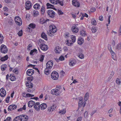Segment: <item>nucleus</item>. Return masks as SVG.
I'll return each instance as SVG.
<instances>
[{"instance_id": "1a4fd4ad", "label": "nucleus", "mask_w": 121, "mask_h": 121, "mask_svg": "<svg viewBox=\"0 0 121 121\" xmlns=\"http://www.w3.org/2000/svg\"><path fill=\"white\" fill-rule=\"evenodd\" d=\"M17 108V106L15 105H9L8 108V110L10 111L12 110L16 109Z\"/></svg>"}, {"instance_id": "72a5a7b5", "label": "nucleus", "mask_w": 121, "mask_h": 121, "mask_svg": "<svg viewBox=\"0 0 121 121\" xmlns=\"http://www.w3.org/2000/svg\"><path fill=\"white\" fill-rule=\"evenodd\" d=\"M40 5L39 4H38L36 3L35 4L34 6V8L35 9H39L40 8Z\"/></svg>"}, {"instance_id": "0eeeda50", "label": "nucleus", "mask_w": 121, "mask_h": 121, "mask_svg": "<svg viewBox=\"0 0 121 121\" xmlns=\"http://www.w3.org/2000/svg\"><path fill=\"white\" fill-rule=\"evenodd\" d=\"M50 31L53 33H55L56 32L57 30L56 26L53 25L50 26Z\"/></svg>"}, {"instance_id": "052dcab7", "label": "nucleus", "mask_w": 121, "mask_h": 121, "mask_svg": "<svg viewBox=\"0 0 121 121\" xmlns=\"http://www.w3.org/2000/svg\"><path fill=\"white\" fill-rule=\"evenodd\" d=\"M71 14L72 17L73 18H75L76 17V14L72 13Z\"/></svg>"}, {"instance_id": "393cba45", "label": "nucleus", "mask_w": 121, "mask_h": 121, "mask_svg": "<svg viewBox=\"0 0 121 121\" xmlns=\"http://www.w3.org/2000/svg\"><path fill=\"white\" fill-rule=\"evenodd\" d=\"M47 107V104L44 103H43L40 105V108H41V109L43 110L46 108Z\"/></svg>"}, {"instance_id": "8fccbe9b", "label": "nucleus", "mask_w": 121, "mask_h": 121, "mask_svg": "<svg viewBox=\"0 0 121 121\" xmlns=\"http://www.w3.org/2000/svg\"><path fill=\"white\" fill-rule=\"evenodd\" d=\"M17 34L19 36H21L22 34V30H21L17 33Z\"/></svg>"}, {"instance_id": "4468645a", "label": "nucleus", "mask_w": 121, "mask_h": 121, "mask_svg": "<svg viewBox=\"0 0 121 121\" xmlns=\"http://www.w3.org/2000/svg\"><path fill=\"white\" fill-rule=\"evenodd\" d=\"M31 2L29 1H27L26 3L25 4L26 6L27 7L26 9H30L31 7Z\"/></svg>"}, {"instance_id": "864d4df0", "label": "nucleus", "mask_w": 121, "mask_h": 121, "mask_svg": "<svg viewBox=\"0 0 121 121\" xmlns=\"http://www.w3.org/2000/svg\"><path fill=\"white\" fill-rule=\"evenodd\" d=\"M13 20L11 18L9 19L8 21V23L9 24L11 25L13 24Z\"/></svg>"}, {"instance_id": "de8ad7c7", "label": "nucleus", "mask_w": 121, "mask_h": 121, "mask_svg": "<svg viewBox=\"0 0 121 121\" xmlns=\"http://www.w3.org/2000/svg\"><path fill=\"white\" fill-rule=\"evenodd\" d=\"M41 13L42 14H43L44 13L45 11V8L43 7H42L41 9Z\"/></svg>"}, {"instance_id": "473e14b6", "label": "nucleus", "mask_w": 121, "mask_h": 121, "mask_svg": "<svg viewBox=\"0 0 121 121\" xmlns=\"http://www.w3.org/2000/svg\"><path fill=\"white\" fill-rule=\"evenodd\" d=\"M64 59L65 58L64 56H61L59 57V59H56V60L57 62H58L59 61V60L61 61L64 60Z\"/></svg>"}, {"instance_id": "4d7b16f0", "label": "nucleus", "mask_w": 121, "mask_h": 121, "mask_svg": "<svg viewBox=\"0 0 121 121\" xmlns=\"http://www.w3.org/2000/svg\"><path fill=\"white\" fill-rule=\"evenodd\" d=\"M116 82L117 84H119L121 83V82L120 81V80L118 79H117L116 80Z\"/></svg>"}, {"instance_id": "f03ea898", "label": "nucleus", "mask_w": 121, "mask_h": 121, "mask_svg": "<svg viewBox=\"0 0 121 121\" xmlns=\"http://www.w3.org/2000/svg\"><path fill=\"white\" fill-rule=\"evenodd\" d=\"M51 76L52 79L54 80H56L59 77V75L55 71L52 73Z\"/></svg>"}, {"instance_id": "bb28decb", "label": "nucleus", "mask_w": 121, "mask_h": 121, "mask_svg": "<svg viewBox=\"0 0 121 121\" xmlns=\"http://www.w3.org/2000/svg\"><path fill=\"white\" fill-rule=\"evenodd\" d=\"M63 0H56V3L55 4H57V3H58L61 6H63L64 5Z\"/></svg>"}, {"instance_id": "6ab92c4d", "label": "nucleus", "mask_w": 121, "mask_h": 121, "mask_svg": "<svg viewBox=\"0 0 121 121\" xmlns=\"http://www.w3.org/2000/svg\"><path fill=\"white\" fill-rule=\"evenodd\" d=\"M35 104V101L32 100H30L28 103V106L29 107H31L33 105H34Z\"/></svg>"}, {"instance_id": "9d476101", "label": "nucleus", "mask_w": 121, "mask_h": 121, "mask_svg": "<svg viewBox=\"0 0 121 121\" xmlns=\"http://www.w3.org/2000/svg\"><path fill=\"white\" fill-rule=\"evenodd\" d=\"M71 30L73 33H77L79 30L78 28L76 25L72 26L71 28Z\"/></svg>"}, {"instance_id": "13d9d810", "label": "nucleus", "mask_w": 121, "mask_h": 121, "mask_svg": "<svg viewBox=\"0 0 121 121\" xmlns=\"http://www.w3.org/2000/svg\"><path fill=\"white\" fill-rule=\"evenodd\" d=\"M58 14L59 15H62L63 13L62 12L61 10H58Z\"/></svg>"}, {"instance_id": "37998d69", "label": "nucleus", "mask_w": 121, "mask_h": 121, "mask_svg": "<svg viewBox=\"0 0 121 121\" xmlns=\"http://www.w3.org/2000/svg\"><path fill=\"white\" fill-rule=\"evenodd\" d=\"M71 39L72 40V42L73 43L75 42L76 40L75 37V36L72 35L71 36Z\"/></svg>"}, {"instance_id": "f257e3e1", "label": "nucleus", "mask_w": 121, "mask_h": 121, "mask_svg": "<svg viewBox=\"0 0 121 121\" xmlns=\"http://www.w3.org/2000/svg\"><path fill=\"white\" fill-rule=\"evenodd\" d=\"M57 89H52L51 91V93L52 94L55 95H59L62 92L63 88L65 90L64 87H62L60 86L57 85L56 86Z\"/></svg>"}, {"instance_id": "39448f33", "label": "nucleus", "mask_w": 121, "mask_h": 121, "mask_svg": "<svg viewBox=\"0 0 121 121\" xmlns=\"http://www.w3.org/2000/svg\"><path fill=\"white\" fill-rule=\"evenodd\" d=\"M48 16L52 18L54 17L55 16V12L53 10L51 9L48 10Z\"/></svg>"}, {"instance_id": "2f4dec72", "label": "nucleus", "mask_w": 121, "mask_h": 121, "mask_svg": "<svg viewBox=\"0 0 121 121\" xmlns=\"http://www.w3.org/2000/svg\"><path fill=\"white\" fill-rule=\"evenodd\" d=\"M89 94L88 92H87L85 96L84 97V99L85 101H86L88 99L89 97Z\"/></svg>"}, {"instance_id": "0e129e2a", "label": "nucleus", "mask_w": 121, "mask_h": 121, "mask_svg": "<svg viewBox=\"0 0 121 121\" xmlns=\"http://www.w3.org/2000/svg\"><path fill=\"white\" fill-rule=\"evenodd\" d=\"M103 17L102 16H99V19L101 21H103Z\"/></svg>"}, {"instance_id": "aec40b11", "label": "nucleus", "mask_w": 121, "mask_h": 121, "mask_svg": "<svg viewBox=\"0 0 121 121\" xmlns=\"http://www.w3.org/2000/svg\"><path fill=\"white\" fill-rule=\"evenodd\" d=\"M26 82V86L30 88H32L33 87V84L30 82Z\"/></svg>"}, {"instance_id": "4be33fe9", "label": "nucleus", "mask_w": 121, "mask_h": 121, "mask_svg": "<svg viewBox=\"0 0 121 121\" xmlns=\"http://www.w3.org/2000/svg\"><path fill=\"white\" fill-rule=\"evenodd\" d=\"M35 27L36 25L35 24L31 23L29 25V27L28 28L29 30H30L31 28L34 29L35 28Z\"/></svg>"}, {"instance_id": "ddd939ff", "label": "nucleus", "mask_w": 121, "mask_h": 121, "mask_svg": "<svg viewBox=\"0 0 121 121\" xmlns=\"http://www.w3.org/2000/svg\"><path fill=\"white\" fill-rule=\"evenodd\" d=\"M22 121H27L28 119V117L26 115H21Z\"/></svg>"}, {"instance_id": "7ed1b4c3", "label": "nucleus", "mask_w": 121, "mask_h": 121, "mask_svg": "<svg viewBox=\"0 0 121 121\" xmlns=\"http://www.w3.org/2000/svg\"><path fill=\"white\" fill-rule=\"evenodd\" d=\"M53 65V63L52 61H49L46 64V68L51 69L52 68Z\"/></svg>"}, {"instance_id": "a878e982", "label": "nucleus", "mask_w": 121, "mask_h": 121, "mask_svg": "<svg viewBox=\"0 0 121 121\" xmlns=\"http://www.w3.org/2000/svg\"><path fill=\"white\" fill-rule=\"evenodd\" d=\"M55 108L54 106L49 107L48 108V111L49 112H52L55 109Z\"/></svg>"}, {"instance_id": "b1692460", "label": "nucleus", "mask_w": 121, "mask_h": 121, "mask_svg": "<svg viewBox=\"0 0 121 121\" xmlns=\"http://www.w3.org/2000/svg\"><path fill=\"white\" fill-rule=\"evenodd\" d=\"M84 42V40L82 38L80 37L78 41V43L79 45H81Z\"/></svg>"}, {"instance_id": "c85d7f7f", "label": "nucleus", "mask_w": 121, "mask_h": 121, "mask_svg": "<svg viewBox=\"0 0 121 121\" xmlns=\"http://www.w3.org/2000/svg\"><path fill=\"white\" fill-rule=\"evenodd\" d=\"M21 115L17 116L13 119V121H22Z\"/></svg>"}, {"instance_id": "a211bd4d", "label": "nucleus", "mask_w": 121, "mask_h": 121, "mask_svg": "<svg viewBox=\"0 0 121 121\" xmlns=\"http://www.w3.org/2000/svg\"><path fill=\"white\" fill-rule=\"evenodd\" d=\"M61 48L59 46L56 47L55 49V51L56 53H60L61 51Z\"/></svg>"}, {"instance_id": "412c9836", "label": "nucleus", "mask_w": 121, "mask_h": 121, "mask_svg": "<svg viewBox=\"0 0 121 121\" xmlns=\"http://www.w3.org/2000/svg\"><path fill=\"white\" fill-rule=\"evenodd\" d=\"M72 4L74 6L76 7H78L80 6L79 3L77 1H74V0H73L72 1Z\"/></svg>"}, {"instance_id": "f704fd0d", "label": "nucleus", "mask_w": 121, "mask_h": 121, "mask_svg": "<svg viewBox=\"0 0 121 121\" xmlns=\"http://www.w3.org/2000/svg\"><path fill=\"white\" fill-rule=\"evenodd\" d=\"M41 36L42 38L46 40H47V38L46 35L44 32H43L41 34Z\"/></svg>"}, {"instance_id": "dca6fc26", "label": "nucleus", "mask_w": 121, "mask_h": 121, "mask_svg": "<svg viewBox=\"0 0 121 121\" xmlns=\"http://www.w3.org/2000/svg\"><path fill=\"white\" fill-rule=\"evenodd\" d=\"M47 9H53L55 10H56V9L55 8H54V5L50 4L48 3L47 4Z\"/></svg>"}, {"instance_id": "e2e57ef3", "label": "nucleus", "mask_w": 121, "mask_h": 121, "mask_svg": "<svg viewBox=\"0 0 121 121\" xmlns=\"http://www.w3.org/2000/svg\"><path fill=\"white\" fill-rule=\"evenodd\" d=\"M96 110H94L92 111L91 114V116H92L94 113L96 112Z\"/></svg>"}, {"instance_id": "a18cd8bd", "label": "nucleus", "mask_w": 121, "mask_h": 121, "mask_svg": "<svg viewBox=\"0 0 121 121\" xmlns=\"http://www.w3.org/2000/svg\"><path fill=\"white\" fill-rule=\"evenodd\" d=\"M10 80L12 81H14L16 79L15 77L13 76H9Z\"/></svg>"}, {"instance_id": "603ef678", "label": "nucleus", "mask_w": 121, "mask_h": 121, "mask_svg": "<svg viewBox=\"0 0 121 121\" xmlns=\"http://www.w3.org/2000/svg\"><path fill=\"white\" fill-rule=\"evenodd\" d=\"M78 56L81 59H83L84 57V55L82 54L81 53Z\"/></svg>"}, {"instance_id": "20e7f679", "label": "nucleus", "mask_w": 121, "mask_h": 121, "mask_svg": "<svg viewBox=\"0 0 121 121\" xmlns=\"http://www.w3.org/2000/svg\"><path fill=\"white\" fill-rule=\"evenodd\" d=\"M0 50L2 53H5L7 52L8 49L6 46L2 44L1 46Z\"/></svg>"}, {"instance_id": "5701e85b", "label": "nucleus", "mask_w": 121, "mask_h": 121, "mask_svg": "<svg viewBox=\"0 0 121 121\" xmlns=\"http://www.w3.org/2000/svg\"><path fill=\"white\" fill-rule=\"evenodd\" d=\"M76 62L74 60H70L69 63V65L71 66H73L74 65L76 64Z\"/></svg>"}, {"instance_id": "09e8293b", "label": "nucleus", "mask_w": 121, "mask_h": 121, "mask_svg": "<svg viewBox=\"0 0 121 121\" xmlns=\"http://www.w3.org/2000/svg\"><path fill=\"white\" fill-rule=\"evenodd\" d=\"M67 42L66 44H68V46H71V45L73 44L71 42V41H69V40H67Z\"/></svg>"}, {"instance_id": "a19ab883", "label": "nucleus", "mask_w": 121, "mask_h": 121, "mask_svg": "<svg viewBox=\"0 0 121 121\" xmlns=\"http://www.w3.org/2000/svg\"><path fill=\"white\" fill-rule=\"evenodd\" d=\"M116 49L118 50H119L121 49V42L117 45Z\"/></svg>"}, {"instance_id": "4c0bfd02", "label": "nucleus", "mask_w": 121, "mask_h": 121, "mask_svg": "<svg viewBox=\"0 0 121 121\" xmlns=\"http://www.w3.org/2000/svg\"><path fill=\"white\" fill-rule=\"evenodd\" d=\"M91 23L92 24L95 25L96 24V21L94 18H92L91 20Z\"/></svg>"}, {"instance_id": "ea45409f", "label": "nucleus", "mask_w": 121, "mask_h": 121, "mask_svg": "<svg viewBox=\"0 0 121 121\" xmlns=\"http://www.w3.org/2000/svg\"><path fill=\"white\" fill-rule=\"evenodd\" d=\"M80 34V35L83 36H85L86 35L85 31L83 30L81 31Z\"/></svg>"}, {"instance_id": "f3484780", "label": "nucleus", "mask_w": 121, "mask_h": 121, "mask_svg": "<svg viewBox=\"0 0 121 121\" xmlns=\"http://www.w3.org/2000/svg\"><path fill=\"white\" fill-rule=\"evenodd\" d=\"M49 21V20L48 19H45L44 18H42L40 19V24H43L45 23H47V22H48Z\"/></svg>"}, {"instance_id": "bf43d9fd", "label": "nucleus", "mask_w": 121, "mask_h": 121, "mask_svg": "<svg viewBox=\"0 0 121 121\" xmlns=\"http://www.w3.org/2000/svg\"><path fill=\"white\" fill-rule=\"evenodd\" d=\"M11 118L10 117H8L6 119V121H10L11 120Z\"/></svg>"}, {"instance_id": "49530a36", "label": "nucleus", "mask_w": 121, "mask_h": 121, "mask_svg": "<svg viewBox=\"0 0 121 121\" xmlns=\"http://www.w3.org/2000/svg\"><path fill=\"white\" fill-rule=\"evenodd\" d=\"M33 78L32 77H28L27 78L28 81L27 82H31L32 81Z\"/></svg>"}, {"instance_id": "2eb2a0df", "label": "nucleus", "mask_w": 121, "mask_h": 121, "mask_svg": "<svg viewBox=\"0 0 121 121\" xmlns=\"http://www.w3.org/2000/svg\"><path fill=\"white\" fill-rule=\"evenodd\" d=\"M41 49L44 51H46L47 50L48 48V46L47 45L44 44H43L40 46Z\"/></svg>"}, {"instance_id": "58836bf2", "label": "nucleus", "mask_w": 121, "mask_h": 121, "mask_svg": "<svg viewBox=\"0 0 121 121\" xmlns=\"http://www.w3.org/2000/svg\"><path fill=\"white\" fill-rule=\"evenodd\" d=\"M81 100H80V101L79 102V103H78V108H81L82 107V98H81Z\"/></svg>"}, {"instance_id": "423d86ee", "label": "nucleus", "mask_w": 121, "mask_h": 121, "mask_svg": "<svg viewBox=\"0 0 121 121\" xmlns=\"http://www.w3.org/2000/svg\"><path fill=\"white\" fill-rule=\"evenodd\" d=\"M15 20L17 24L21 26L22 24V21L20 18L19 17H16L15 18Z\"/></svg>"}, {"instance_id": "cd10ccee", "label": "nucleus", "mask_w": 121, "mask_h": 121, "mask_svg": "<svg viewBox=\"0 0 121 121\" xmlns=\"http://www.w3.org/2000/svg\"><path fill=\"white\" fill-rule=\"evenodd\" d=\"M39 13L37 10H35L33 11V15L34 17L37 16L39 15Z\"/></svg>"}, {"instance_id": "9b49d317", "label": "nucleus", "mask_w": 121, "mask_h": 121, "mask_svg": "<svg viewBox=\"0 0 121 121\" xmlns=\"http://www.w3.org/2000/svg\"><path fill=\"white\" fill-rule=\"evenodd\" d=\"M40 103L39 102H37L34 105V108L37 111H39L40 110V105H39Z\"/></svg>"}, {"instance_id": "338daca9", "label": "nucleus", "mask_w": 121, "mask_h": 121, "mask_svg": "<svg viewBox=\"0 0 121 121\" xmlns=\"http://www.w3.org/2000/svg\"><path fill=\"white\" fill-rule=\"evenodd\" d=\"M31 47L32 46L31 44H30L28 46L27 49L29 50H30V49H31L30 48H31Z\"/></svg>"}, {"instance_id": "c03bdc74", "label": "nucleus", "mask_w": 121, "mask_h": 121, "mask_svg": "<svg viewBox=\"0 0 121 121\" xmlns=\"http://www.w3.org/2000/svg\"><path fill=\"white\" fill-rule=\"evenodd\" d=\"M3 37L1 34H0V43H2L3 41Z\"/></svg>"}, {"instance_id": "774afa93", "label": "nucleus", "mask_w": 121, "mask_h": 121, "mask_svg": "<svg viewBox=\"0 0 121 121\" xmlns=\"http://www.w3.org/2000/svg\"><path fill=\"white\" fill-rule=\"evenodd\" d=\"M96 10V9L95 8H91V11L92 12H94Z\"/></svg>"}, {"instance_id": "7c9ffc66", "label": "nucleus", "mask_w": 121, "mask_h": 121, "mask_svg": "<svg viewBox=\"0 0 121 121\" xmlns=\"http://www.w3.org/2000/svg\"><path fill=\"white\" fill-rule=\"evenodd\" d=\"M50 69H49L47 68H46L44 71L45 73L47 75H48L50 73Z\"/></svg>"}, {"instance_id": "680f3d73", "label": "nucleus", "mask_w": 121, "mask_h": 121, "mask_svg": "<svg viewBox=\"0 0 121 121\" xmlns=\"http://www.w3.org/2000/svg\"><path fill=\"white\" fill-rule=\"evenodd\" d=\"M88 115V112L87 111H86L85 112L84 114V117H85L86 118L87 117Z\"/></svg>"}, {"instance_id": "6e6d98bb", "label": "nucleus", "mask_w": 121, "mask_h": 121, "mask_svg": "<svg viewBox=\"0 0 121 121\" xmlns=\"http://www.w3.org/2000/svg\"><path fill=\"white\" fill-rule=\"evenodd\" d=\"M10 97V96L7 97L5 99V101L7 103H8L9 101V98Z\"/></svg>"}, {"instance_id": "e433bc0d", "label": "nucleus", "mask_w": 121, "mask_h": 121, "mask_svg": "<svg viewBox=\"0 0 121 121\" xmlns=\"http://www.w3.org/2000/svg\"><path fill=\"white\" fill-rule=\"evenodd\" d=\"M7 65L6 64L2 65L1 66V69L2 71L5 70L7 68Z\"/></svg>"}, {"instance_id": "f8f14e48", "label": "nucleus", "mask_w": 121, "mask_h": 121, "mask_svg": "<svg viewBox=\"0 0 121 121\" xmlns=\"http://www.w3.org/2000/svg\"><path fill=\"white\" fill-rule=\"evenodd\" d=\"M34 72L33 70L32 69H28L27 71V74L28 75L31 76L33 74Z\"/></svg>"}, {"instance_id": "79ce46f5", "label": "nucleus", "mask_w": 121, "mask_h": 121, "mask_svg": "<svg viewBox=\"0 0 121 121\" xmlns=\"http://www.w3.org/2000/svg\"><path fill=\"white\" fill-rule=\"evenodd\" d=\"M110 52L112 56V58L113 59L115 60L114 57V56L115 55V53L112 50H111V51Z\"/></svg>"}, {"instance_id": "5fc2aeb1", "label": "nucleus", "mask_w": 121, "mask_h": 121, "mask_svg": "<svg viewBox=\"0 0 121 121\" xmlns=\"http://www.w3.org/2000/svg\"><path fill=\"white\" fill-rule=\"evenodd\" d=\"M91 30L93 33H95L97 31V30L95 27L92 28L91 29Z\"/></svg>"}, {"instance_id": "3c124183", "label": "nucleus", "mask_w": 121, "mask_h": 121, "mask_svg": "<svg viewBox=\"0 0 121 121\" xmlns=\"http://www.w3.org/2000/svg\"><path fill=\"white\" fill-rule=\"evenodd\" d=\"M44 56L43 55H42L40 58L39 60L41 62H42L43 60Z\"/></svg>"}, {"instance_id": "69168bd1", "label": "nucleus", "mask_w": 121, "mask_h": 121, "mask_svg": "<svg viewBox=\"0 0 121 121\" xmlns=\"http://www.w3.org/2000/svg\"><path fill=\"white\" fill-rule=\"evenodd\" d=\"M82 117H80L78 118L76 121H81L82 120Z\"/></svg>"}, {"instance_id": "6e6552de", "label": "nucleus", "mask_w": 121, "mask_h": 121, "mask_svg": "<svg viewBox=\"0 0 121 121\" xmlns=\"http://www.w3.org/2000/svg\"><path fill=\"white\" fill-rule=\"evenodd\" d=\"M1 92L0 94V96L2 97H4L6 94V91L2 87L0 89Z\"/></svg>"}, {"instance_id": "c756f323", "label": "nucleus", "mask_w": 121, "mask_h": 121, "mask_svg": "<svg viewBox=\"0 0 121 121\" xmlns=\"http://www.w3.org/2000/svg\"><path fill=\"white\" fill-rule=\"evenodd\" d=\"M8 56L7 55L4 57L1 58L0 60L1 61H4L8 59Z\"/></svg>"}, {"instance_id": "c9c22d12", "label": "nucleus", "mask_w": 121, "mask_h": 121, "mask_svg": "<svg viewBox=\"0 0 121 121\" xmlns=\"http://www.w3.org/2000/svg\"><path fill=\"white\" fill-rule=\"evenodd\" d=\"M66 110L65 109H62V110H60L59 112V113H61L62 114H65L66 112Z\"/></svg>"}]
</instances>
